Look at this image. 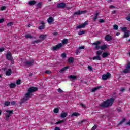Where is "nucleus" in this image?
<instances>
[{
  "instance_id": "obj_1",
  "label": "nucleus",
  "mask_w": 130,
  "mask_h": 130,
  "mask_svg": "<svg viewBox=\"0 0 130 130\" xmlns=\"http://www.w3.org/2000/svg\"><path fill=\"white\" fill-rule=\"evenodd\" d=\"M114 102V99L111 98L105 101H104L103 103L100 105L101 107H103L104 108H107L110 107Z\"/></svg>"
},
{
  "instance_id": "obj_2",
  "label": "nucleus",
  "mask_w": 130,
  "mask_h": 130,
  "mask_svg": "<svg viewBox=\"0 0 130 130\" xmlns=\"http://www.w3.org/2000/svg\"><path fill=\"white\" fill-rule=\"evenodd\" d=\"M101 44V42L99 41H96V42L92 44V45H95L94 49L95 50H99L101 49V50H105L107 48V46L106 45H103L101 46H100Z\"/></svg>"
},
{
  "instance_id": "obj_3",
  "label": "nucleus",
  "mask_w": 130,
  "mask_h": 130,
  "mask_svg": "<svg viewBox=\"0 0 130 130\" xmlns=\"http://www.w3.org/2000/svg\"><path fill=\"white\" fill-rule=\"evenodd\" d=\"M102 50H98L96 52V56L93 57L92 59L93 60H101V57L100 55L102 54Z\"/></svg>"
},
{
  "instance_id": "obj_4",
  "label": "nucleus",
  "mask_w": 130,
  "mask_h": 130,
  "mask_svg": "<svg viewBox=\"0 0 130 130\" xmlns=\"http://www.w3.org/2000/svg\"><path fill=\"white\" fill-rule=\"evenodd\" d=\"M110 78H111V74L109 72L107 73L106 74H104L102 76V79L104 81H106L107 79H109Z\"/></svg>"
},
{
  "instance_id": "obj_5",
  "label": "nucleus",
  "mask_w": 130,
  "mask_h": 130,
  "mask_svg": "<svg viewBox=\"0 0 130 130\" xmlns=\"http://www.w3.org/2000/svg\"><path fill=\"white\" fill-rule=\"evenodd\" d=\"M61 47H62V44L60 43L55 46H53L52 47V50H53V51H55V50L60 49Z\"/></svg>"
},
{
  "instance_id": "obj_6",
  "label": "nucleus",
  "mask_w": 130,
  "mask_h": 130,
  "mask_svg": "<svg viewBox=\"0 0 130 130\" xmlns=\"http://www.w3.org/2000/svg\"><path fill=\"white\" fill-rule=\"evenodd\" d=\"M87 13V10H84V11H78L77 12H75L73 15L74 16H76L77 15H78L80 16V15H83L84 14H86Z\"/></svg>"
},
{
  "instance_id": "obj_7",
  "label": "nucleus",
  "mask_w": 130,
  "mask_h": 130,
  "mask_svg": "<svg viewBox=\"0 0 130 130\" xmlns=\"http://www.w3.org/2000/svg\"><path fill=\"white\" fill-rule=\"evenodd\" d=\"M130 72V62H128L126 67V69L123 71L124 74H128Z\"/></svg>"
},
{
  "instance_id": "obj_8",
  "label": "nucleus",
  "mask_w": 130,
  "mask_h": 130,
  "mask_svg": "<svg viewBox=\"0 0 130 130\" xmlns=\"http://www.w3.org/2000/svg\"><path fill=\"white\" fill-rule=\"evenodd\" d=\"M6 59H7V60H10V61H13V57L12 56L11 52H9L7 53Z\"/></svg>"
},
{
  "instance_id": "obj_9",
  "label": "nucleus",
  "mask_w": 130,
  "mask_h": 130,
  "mask_svg": "<svg viewBox=\"0 0 130 130\" xmlns=\"http://www.w3.org/2000/svg\"><path fill=\"white\" fill-rule=\"evenodd\" d=\"M13 112H14L13 110H8L6 111V113L5 114L6 117H10L12 116V114H13Z\"/></svg>"
},
{
  "instance_id": "obj_10",
  "label": "nucleus",
  "mask_w": 130,
  "mask_h": 130,
  "mask_svg": "<svg viewBox=\"0 0 130 130\" xmlns=\"http://www.w3.org/2000/svg\"><path fill=\"white\" fill-rule=\"evenodd\" d=\"M36 91H38V88L36 87H32L29 88L28 90V92L32 94V93H34V92H36Z\"/></svg>"
},
{
  "instance_id": "obj_11",
  "label": "nucleus",
  "mask_w": 130,
  "mask_h": 130,
  "mask_svg": "<svg viewBox=\"0 0 130 130\" xmlns=\"http://www.w3.org/2000/svg\"><path fill=\"white\" fill-rule=\"evenodd\" d=\"M34 60H32L30 61H26L25 62V66H28V67H31L34 64Z\"/></svg>"
},
{
  "instance_id": "obj_12",
  "label": "nucleus",
  "mask_w": 130,
  "mask_h": 130,
  "mask_svg": "<svg viewBox=\"0 0 130 130\" xmlns=\"http://www.w3.org/2000/svg\"><path fill=\"white\" fill-rule=\"evenodd\" d=\"M87 25H88V22L87 21H85L82 24L77 26L76 29H82V28H85V27H86Z\"/></svg>"
},
{
  "instance_id": "obj_13",
  "label": "nucleus",
  "mask_w": 130,
  "mask_h": 130,
  "mask_svg": "<svg viewBox=\"0 0 130 130\" xmlns=\"http://www.w3.org/2000/svg\"><path fill=\"white\" fill-rule=\"evenodd\" d=\"M66 7V4L64 3H61L57 5V8L59 9H63Z\"/></svg>"
},
{
  "instance_id": "obj_14",
  "label": "nucleus",
  "mask_w": 130,
  "mask_h": 130,
  "mask_svg": "<svg viewBox=\"0 0 130 130\" xmlns=\"http://www.w3.org/2000/svg\"><path fill=\"white\" fill-rule=\"evenodd\" d=\"M32 96H33L32 93L28 91V92L25 94L24 98H26L27 99H28V100H29V98H31Z\"/></svg>"
},
{
  "instance_id": "obj_15",
  "label": "nucleus",
  "mask_w": 130,
  "mask_h": 130,
  "mask_svg": "<svg viewBox=\"0 0 130 130\" xmlns=\"http://www.w3.org/2000/svg\"><path fill=\"white\" fill-rule=\"evenodd\" d=\"M47 35H41L39 36V38L40 39V40L41 41H43V40H44L45 39H46V37H47Z\"/></svg>"
},
{
  "instance_id": "obj_16",
  "label": "nucleus",
  "mask_w": 130,
  "mask_h": 130,
  "mask_svg": "<svg viewBox=\"0 0 130 130\" xmlns=\"http://www.w3.org/2000/svg\"><path fill=\"white\" fill-rule=\"evenodd\" d=\"M129 35H130V31H127L124 32V35L123 36L122 38H127L128 37H129Z\"/></svg>"
},
{
  "instance_id": "obj_17",
  "label": "nucleus",
  "mask_w": 130,
  "mask_h": 130,
  "mask_svg": "<svg viewBox=\"0 0 130 130\" xmlns=\"http://www.w3.org/2000/svg\"><path fill=\"white\" fill-rule=\"evenodd\" d=\"M105 39L107 41H110L111 40H112V37L111 36L109 35H106L105 37Z\"/></svg>"
},
{
  "instance_id": "obj_18",
  "label": "nucleus",
  "mask_w": 130,
  "mask_h": 130,
  "mask_svg": "<svg viewBox=\"0 0 130 130\" xmlns=\"http://www.w3.org/2000/svg\"><path fill=\"white\" fill-rule=\"evenodd\" d=\"M28 99H26V98L24 97L23 98L21 99L20 102V105H22V104H23V103H24V102H25V101H28Z\"/></svg>"
},
{
  "instance_id": "obj_19",
  "label": "nucleus",
  "mask_w": 130,
  "mask_h": 130,
  "mask_svg": "<svg viewBox=\"0 0 130 130\" xmlns=\"http://www.w3.org/2000/svg\"><path fill=\"white\" fill-rule=\"evenodd\" d=\"M28 99H26V98L24 97L23 98L21 99L20 102V105H22V104H23V103H24V102H25V101H28Z\"/></svg>"
},
{
  "instance_id": "obj_20",
  "label": "nucleus",
  "mask_w": 130,
  "mask_h": 130,
  "mask_svg": "<svg viewBox=\"0 0 130 130\" xmlns=\"http://www.w3.org/2000/svg\"><path fill=\"white\" fill-rule=\"evenodd\" d=\"M99 15V13H98V11H96L95 14H94V17L93 18V22H96V20H97Z\"/></svg>"
},
{
  "instance_id": "obj_21",
  "label": "nucleus",
  "mask_w": 130,
  "mask_h": 130,
  "mask_svg": "<svg viewBox=\"0 0 130 130\" xmlns=\"http://www.w3.org/2000/svg\"><path fill=\"white\" fill-rule=\"evenodd\" d=\"M68 78L70 79L71 81H75V80H77L76 76H75L74 75H71L70 76H69Z\"/></svg>"
},
{
  "instance_id": "obj_22",
  "label": "nucleus",
  "mask_w": 130,
  "mask_h": 130,
  "mask_svg": "<svg viewBox=\"0 0 130 130\" xmlns=\"http://www.w3.org/2000/svg\"><path fill=\"white\" fill-rule=\"evenodd\" d=\"M53 21H54V20H53V18L52 17H49L47 19V22L49 24H51Z\"/></svg>"
},
{
  "instance_id": "obj_23",
  "label": "nucleus",
  "mask_w": 130,
  "mask_h": 130,
  "mask_svg": "<svg viewBox=\"0 0 130 130\" xmlns=\"http://www.w3.org/2000/svg\"><path fill=\"white\" fill-rule=\"evenodd\" d=\"M74 60H75V59L74 58V57H71L69 58L68 61L70 63H74V62L75 61Z\"/></svg>"
},
{
  "instance_id": "obj_24",
  "label": "nucleus",
  "mask_w": 130,
  "mask_h": 130,
  "mask_svg": "<svg viewBox=\"0 0 130 130\" xmlns=\"http://www.w3.org/2000/svg\"><path fill=\"white\" fill-rule=\"evenodd\" d=\"M67 116H68V113L64 112H63L60 115V117L62 118H64V117H67Z\"/></svg>"
},
{
  "instance_id": "obj_25",
  "label": "nucleus",
  "mask_w": 130,
  "mask_h": 130,
  "mask_svg": "<svg viewBox=\"0 0 130 130\" xmlns=\"http://www.w3.org/2000/svg\"><path fill=\"white\" fill-rule=\"evenodd\" d=\"M6 76H11L12 75V70L10 69H8L6 72Z\"/></svg>"
},
{
  "instance_id": "obj_26",
  "label": "nucleus",
  "mask_w": 130,
  "mask_h": 130,
  "mask_svg": "<svg viewBox=\"0 0 130 130\" xmlns=\"http://www.w3.org/2000/svg\"><path fill=\"white\" fill-rule=\"evenodd\" d=\"M99 89H101V86H98L94 88H93L92 90H91V92L92 93H94V92H96V91H97V90H99Z\"/></svg>"
},
{
  "instance_id": "obj_27",
  "label": "nucleus",
  "mask_w": 130,
  "mask_h": 130,
  "mask_svg": "<svg viewBox=\"0 0 130 130\" xmlns=\"http://www.w3.org/2000/svg\"><path fill=\"white\" fill-rule=\"evenodd\" d=\"M107 56H109V54L107 52H104L102 54L103 58H105V57H107Z\"/></svg>"
},
{
  "instance_id": "obj_28",
  "label": "nucleus",
  "mask_w": 130,
  "mask_h": 130,
  "mask_svg": "<svg viewBox=\"0 0 130 130\" xmlns=\"http://www.w3.org/2000/svg\"><path fill=\"white\" fill-rule=\"evenodd\" d=\"M36 3H37V2L35 1H30L28 2V5H29V6H33V5H35V4H36Z\"/></svg>"
},
{
  "instance_id": "obj_29",
  "label": "nucleus",
  "mask_w": 130,
  "mask_h": 130,
  "mask_svg": "<svg viewBox=\"0 0 130 130\" xmlns=\"http://www.w3.org/2000/svg\"><path fill=\"white\" fill-rule=\"evenodd\" d=\"M25 38H29L30 39H32V38H34V37L31 36L30 34H28L25 36Z\"/></svg>"
},
{
  "instance_id": "obj_30",
  "label": "nucleus",
  "mask_w": 130,
  "mask_h": 130,
  "mask_svg": "<svg viewBox=\"0 0 130 130\" xmlns=\"http://www.w3.org/2000/svg\"><path fill=\"white\" fill-rule=\"evenodd\" d=\"M68 69H69V66L64 67L63 68H62L60 71V73H63L64 72V71H67V70H68Z\"/></svg>"
},
{
  "instance_id": "obj_31",
  "label": "nucleus",
  "mask_w": 130,
  "mask_h": 130,
  "mask_svg": "<svg viewBox=\"0 0 130 130\" xmlns=\"http://www.w3.org/2000/svg\"><path fill=\"white\" fill-rule=\"evenodd\" d=\"M11 104V102L10 101H6L4 104V105L5 106H9Z\"/></svg>"
},
{
  "instance_id": "obj_32",
  "label": "nucleus",
  "mask_w": 130,
  "mask_h": 130,
  "mask_svg": "<svg viewBox=\"0 0 130 130\" xmlns=\"http://www.w3.org/2000/svg\"><path fill=\"white\" fill-rule=\"evenodd\" d=\"M71 116H80V113L77 112H74L71 115Z\"/></svg>"
},
{
  "instance_id": "obj_33",
  "label": "nucleus",
  "mask_w": 130,
  "mask_h": 130,
  "mask_svg": "<svg viewBox=\"0 0 130 130\" xmlns=\"http://www.w3.org/2000/svg\"><path fill=\"white\" fill-rule=\"evenodd\" d=\"M10 88L11 89H13L16 87V84L15 83H11L9 85Z\"/></svg>"
},
{
  "instance_id": "obj_34",
  "label": "nucleus",
  "mask_w": 130,
  "mask_h": 130,
  "mask_svg": "<svg viewBox=\"0 0 130 130\" xmlns=\"http://www.w3.org/2000/svg\"><path fill=\"white\" fill-rule=\"evenodd\" d=\"M68 39H64L62 41V43L63 44H68Z\"/></svg>"
},
{
  "instance_id": "obj_35",
  "label": "nucleus",
  "mask_w": 130,
  "mask_h": 130,
  "mask_svg": "<svg viewBox=\"0 0 130 130\" xmlns=\"http://www.w3.org/2000/svg\"><path fill=\"white\" fill-rule=\"evenodd\" d=\"M126 120L125 119V118L123 119L121 122H120L118 124V125H121V124H122V123H123L124 122H125Z\"/></svg>"
},
{
  "instance_id": "obj_36",
  "label": "nucleus",
  "mask_w": 130,
  "mask_h": 130,
  "mask_svg": "<svg viewBox=\"0 0 130 130\" xmlns=\"http://www.w3.org/2000/svg\"><path fill=\"white\" fill-rule=\"evenodd\" d=\"M63 122H64V120H60V121H58V122H57L56 123V124H60V123H63Z\"/></svg>"
},
{
  "instance_id": "obj_37",
  "label": "nucleus",
  "mask_w": 130,
  "mask_h": 130,
  "mask_svg": "<svg viewBox=\"0 0 130 130\" xmlns=\"http://www.w3.org/2000/svg\"><path fill=\"white\" fill-rule=\"evenodd\" d=\"M121 31H122V32H126V30H127V28L126 27H121Z\"/></svg>"
},
{
  "instance_id": "obj_38",
  "label": "nucleus",
  "mask_w": 130,
  "mask_h": 130,
  "mask_svg": "<svg viewBox=\"0 0 130 130\" xmlns=\"http://www.w3.org/2000/svg\"><path fill=\"white\" fill-rule=\"evenodd\" d=\"M58 111H59V109H58L57 108H56L54 109V113H58Z\"/></svg>"
},
{
  "instance_id": "obj_39",
  "label": "nucleus",
  "mask_w": 130,
  "mask_h": 130,
  "mask_svg": "<svg viewBox=\"0 0 130 130\" xmlns=\"http://www.w3.org/2000/svg\"><path fill=\"white\" fill-rule=\"evenodd\" d=\"M61 56L63 57V58H66V57H67V54H66V53H63L61 54Z\"/></svg>"
},
{
  "instance_id": "obj_40",
  "label": "nucleus",
  "mask_w": 130,
  "mask_h": 130,
  "mask_svg": "<svg viewBox=\"0 0 130 130\" xmlns=\"http://www.w3.org/2000/svg\"><path fill=\"white\" fill-rule=\"evenodd\" d=\"M39 42H41L40 40H37L32 42V44H34L35 43H39Z\"/></svg>"
},
{
  "instance_id": "obj_41",
  "label": "nucleus",
  "mask_w": 130,
  "mask_h": 130,
  "mask_svg": "<svg viewBox=\"0 0 130 130\" xmlns=\"http://www.w3.org/2000/svg\"><path fill=\"white\" fill-rule=\"evenodd\" d=\"M83 34H85V30H82L78 32V35H83Z\"/></svg>"
},
{
  "instance_id": "obj_42",
  "label": "nucleus",
  "mask_w": 130,
  "mask_h": 130,
  "mask_svg": "<svg viewBox=\"0 0 130 130\" xmlns=\"http://www.w3.org/2000/svg\"><path fill=\"white\" fill-rule=\"evenodd\" d=\"M114 30H118V25L115 24L113 26Z\"/></svg>"
},
{
  "instance_id": "obj_43",
  "label": "nucleus",
  "mask_w": 130,
  "mask_h": 130,
  "mask_svg": "<svg viewBox=\"0 0 130 130\" xmlns=\"http://www.w3.org/2000/svg\"><path fill=\"white\" fill-rule=\"evenodd\" d=\"M41 5H42V3L40 2L37 5V6L38 7V8H41Z\"/></svg>"
},
{
  "instance_id": "obj_44",
  "label": "nucleus",
  "mask_w": 130,
  "mask_h": 130,
  "mask_svg": "<svg viewBox=\"0 0 130 130\" xmlns=\"http://www.w3.org/2000/svg\"><path fill=\"white\" fill-rule=\"evenodd\" d=\"M45 73V74H47L48 75H49L51 73V71L49 70H46Z\"/></svg>"
},
{
  "instance_id": "obj_45",
  "label": "nucleus",
  "mask_w": 130,
  "mask_h": 130,
  "mask_svg": "<svg viewBox=\"0 0 130 130\" xmlns=\"http://www.w3.org/2000/svg\"><path fill=\"white\" fill-rule=\"evenodd\" d=\"M39 30H43L44 29V25H41L39 27Z\"/></svg>"
},
{
  "instance_id": "obj_46",
  "label": "nucleus",
  "mask_w": 130,
  "mask_h": 130,
  "mask_svg": "<svg viewBox=\"0 0 130 130\" xmlns=\"http://www.w3.org/2000/svg\"><path fill=\"white\" fill-rule=\"evenodd\" d=\"M99 22L100 23H105V21H104V19H101L99 20Z\"/></svg>"
},
{
  "instance_id": "obj_47",
  "label": "nucleus",
  "mask_w": 130,
  "mask_h": 130,
  "mask_svg": "<svg viewBox=\"0 0 130 130\" xmlns=\"http://www.w3.org/2000/svg\"><path fill=\"white\" fill-rule=\"evenodd\" d=\"M88 69L89 70V71H93V68H92V67L90 66H88Z\"/></svg>"
},
{
  "instance_id": "obj_48",
  "label": "nucleus",
  "mask_w": 130,
  "mask_h": 130,
  "mask_svg": "<svg viewBox=\"0 0 130 130\" xmlns=\"http://www.w3.org/2000/svg\"><path fill=\"white\" fill-rule=\"evenodd\" d=\"M17 85H20L21 84V80H18L16 81Z\"/></svg>"
},
{
  "instance_id": "obj_49",
  "label": "nucleus",
  "mask_w": 130,
  "mask_h": 130,
  "mask_svg": "<svg viewBox=\"0 0 130 130\" xmlns=\"http://www.w3.org/2000/svg\"><path fill=\"white\" fill-rule=\"evenodd\" d=\"M97 128V126L94 125L91 128V130H95Z\"/></svg>"
},
{
  "instance_id": "obj_50",
  "label": "nucleus",
  "mask_w": 130,
  "mask_h": 130,
  "mask_svg": "<svg viewBox=\"0 0 130 130\" xmlns=\"http://www.w3.org/2000/svg\"><path fill=\"white\" fill-rule=\"evenodd\" d=\"M78 49H79L80 50H81V49H85V46H80Z\"/></svg>"
},
{
  "instance_id": "obj_51",
  "label": "nucleus",
  "mask_w": 130,
  "mask_h": 130,
  "mask_svg": "<svg viewBox=\"0 0 130 130\" xmlns=\"http://www.w3.org/2000/svg\"><path fill=\"white\" fill-rule=\"evenodd\" d=\"M13 25V22H9L7 24L8 27H11Z\"/></svg>"
},
{
  "instance_id": "obj_52",
  "label": "nucleus",
  "mask_w": 130,
  "mask_h": 130,
  "mask_svg": "<svg viewBox=\"0 0 130 130\" xmlns=\"http://www.w3.org/2000/svg\"><path fill=\"white\" fill-rule=\"evenodd\" d=\"M58 93H63V91L60 88L58 89Z\"/></svg>"
},
{
  "instance_id": "obj_53",
  "label": "nucleus",
  "mask_w": 130,
  "mask_h": 130,
  "mask_svg": "<svg viewBox=\"0 0 130 130\" xmlns=\"http://www.w3.org/2000/svg\"><path fill=\"white\" fill-rule=\"evenodd\" d=\"M11 105H16V101H13L11 102Z\"/></svg>"
},
{
  "instance_id": "obj_54",
  "label": "nucleus",
  "mask_w": 130,
  "mask_h": 130,
  "mask_svg": "<svg viewBox=\"0 0 130 130\" xmlns=\"http://www.w3.org/2000/svg\"><path fill=\"white\" fill-rule=\"evenodd\" d=\"M5 22V19L4 18L0 19V24H2V23H4Z\"/></svg>"
},
{
  "instance_id": "obj_55",
  "label": "nucleus",
  "mask_w": 130,
  "mask_h": 130,
  "mask_svg": "<svg viewBox=\"0 0 130 130\" xmlns=\"http://www.w3.org/2000/svg\"><path fill=\"white\" fill-rule=\"evenodd\" d=\"M5 9H6V6H2L1 8V11H4V10H5Z\"/></svg>"
},
{
  "instance_id": "obj_56",
  "label": "nucleus",
  "mask_w": 130,
  "mask_h": 130,
  "mask_svg": "<svg viewBox=\"0 0 130 130\" xmlns=\"http://www.w3.org/2000/svg\"><path fill=\"white\" fill-rule=\"evenodd\" d=\"M81 106H82V108H86V106L83 104H80Z\"/></svg>"
},
{
  "instance_id": "obj_57",
  "label": "nucleus",
  "mask_w": 130,
  "mask_h": 130,
  "mask_svg": "<svg viewBox=\"0 0 130 130\" xmlns=\"http://www.w3.org/2000/svg\"><path fill=\"white\" fill-rule=\"evenodd\" d=\"M81 51H80V49L78 48V49L76 51V53L78 54V53H80Z\"/></svg>"
},
{
  "instance_id": "obj_58",
  "label": "nucleus",
  "mask_w": 130,
  "mask_h": 130,
  "mask_svg": "<svg viewBox=\"0 0 130 130\" xmlns=\"http://www.w3.org/2000/svg\"><path fill=\"white\" fill-rule=\"evenodd\" d=\"M53 35H54V36H57V35H58V32H54L53 34Z\"/></svg>"
},
{
  "instance_id": "obj_59",
  "label": "nucleus",
  "mask_w": 130,
  "mask_h": 130,
  "mask_svg": "<svg viewBox=\"0 0 130 130\" xmlns=\"http://www.w3.org/2000/svg\"><path fill=\"white\" fill-rule=\"evenodd\" d=\"M5 50V49L4 48H0V52H3Z\"/></svg>"
},
{
  "instance_id": "obj_60",
  "label": "nucleus",
  "mask_w": 130,
  "mask_h": 130,
  "mask_svg": "<svg viewBox=\"0 0 130 130\" xmlns=\"http://www.w3.org/2000/svg\"><path fill=\"white\" fill-rule=\"evenodd\" d=\"M54 130H60V128L59 127H56Z\"/></svg>"
},
{
  "instance_id": "obj_61",
  "label": "nucleus",
  "mask_w": 130,
  "mask_h": 130,
  "mask_svg": "<svg viewBox=\"0 0 130 130\" xmlns=\"http://www.w3.org/2000/svg\"><path fill=\"white\" fill-rule=\"evenodd\" d=\"M112 14H116V10H114L112 11Z\"/></svg>"
},
{
  "instance_id": "obj_62",
  "label": "nucleus",
  "mask_w": 130,
  "mask_h": 130,
  "mask_svg": "<svg viewBox=\"0 0 130 130\" xmlns=\"http://www.w3.org/2000/svg\"><path fill=\"white\" fill-rule=\"evenodd\" d=\"M126 20H127V21H129L130 22V17L128 16L126 18Z\"/></svg>"
},
{
  "instance_id": "obj_63",
  "label": "nucleus",
  "mask_w": 130,
  "mask_h": 130,
  "mask_svg": "<svg viewBox=\"0 0 130 130\" xmlns=\"http://www.w3.org/2000/svg\"><path fill=\"white\" fill-rule=\"evenodd\" d=\"M125 90V89H124V88H122L120 89V91L122 92H124Z\"/></svg>"
},
{
  "instance_id": "obj_64",
  "label": "nucleus",
  "mask_w": 130,
  "mask_h": 130,
  "mask_svg": "<svg viewBox=\"0 0 130 130\" xmlns=\"http://www.w3.org/2000/svg\"><path fill=\"white\" fill-rule=\"evenodd\" d=\"M85 121V120H82V121H81L80 122H79L78 123V124H82V123H83V122H84Z\"/></svg>"
}]
</instances>
